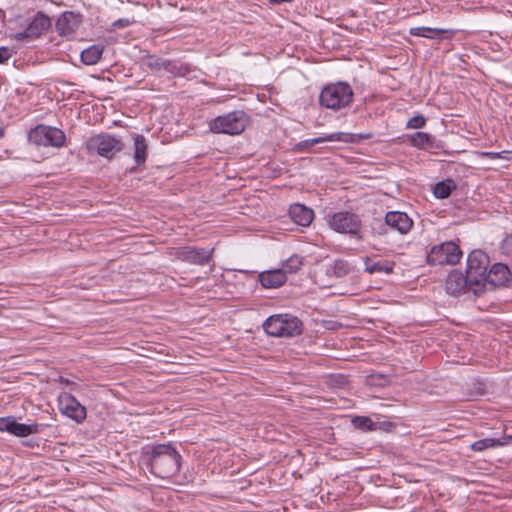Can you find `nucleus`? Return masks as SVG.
<instances>
[{
    "label": "nucleus",
    "instance_id": "23",
    "mask_svg": "<svg viewBox=\"0 0 512 512\" xmlns=\"http://www.w3.org/2000/svg\"><path fill=\"white\" fill-rule=\"evenodd\" d=\"M406 139L413 147L422 150H428L434 147L435 138L426 132H415L406 135Z\"/></svg>",
    "mask_w": 512,
    "mask_h": 512
},
{
    "label": "nucleus",
    "instance_id": "10",
    "mask_svg": "<svg viewBox=\"0 0 512 512\" xmlns=\"http://www.w3.org/2000/svg\"><path fill=\"white\" fill-rule=\"evenodd\" d=\"M329 226L338 233L357 235L359 234L362 222L360 217L348 211L334 213L329 221Z\"/></svg>",
    "mask_w": 512,
    "mask_h": 512
},
{
    "label": "nucleus",
    "instance_id": "8",
    "mask_svg": "<svg viewBox=\"0 0 512 512\" xmlns=\"http://www.w3.org/2000/svg\"><path fill=\"white\" fill-rule=\"evenodd\" d=\"M29 140L38 146L60 148L65 145L66 136L59 128L41 124L30 130Z\"/></svg>",
    "mask_w": 512,
    "mask_h": 512
},
{
    "label": "nucleus",
    "instance_id": "40",
    "mask_svg": "<svg viewBox=\"0 0 512 512\" xmlns=\"http://www.w3.org/2000/svg\"><path fill=\"white\" fill-rule=\"evenodd\" d=\"M4 129L2 127H0V139L4 137Z\"/></svg>",
    "mask_w": 512,
    "mask_h": 512
},
{
    "label": "nucleus",
    "instance_id": "9",
    "mask_svg": "<svg viewBox=\"0 0 512 512\" xmlns=\"http://www.w3.org/2000/svg\"><path fill=\"white\" fill-rule=\"evenodd\" d=\"M445 289L446 292L452 296L472 293L474 296L478 297L485 293L484 291H478V289L474 287L473 281L469 279L467 273L464 274L459 270H452L448 274Z\"/></svg>",
    "mask_w": 512,
    "mask_h": 512
},
{
    "label": "nucleus",
    "instance_id": "37",
    "mask_svg": "<svg viewBox=\"0 0 512 512\" xmlns=\"http://www.w3.org/2000/svg\"><path fill=\"white\" fill-rule=\"evenodd\" d=\"M11 419L12 417L0 418V432H8V426L10 425Z\"/></svg>",
    "mask_w": 512,
    "mask_h": 512
},
{
    "label": "nucleus",
    "instance_id": "32",
    "mask_svg": "<svg viewBox=\"0 0 512 512\" xmlns=\"http://www.w3.org/2000/svg\"><path fill=\"white\" fill-rule=\"evenodd\" d=\"M426 125V118L423 115H416L410 118L406 124L408 129H420Z\"/></svg>",
    "mask_w": 512,
    "mask_h": 512
},
{
    "label": "nucleus",
    "instance_id": "26",
    "mask_svg": "<svg viewBox=\"0 0 512 512\" xmlns=\"http://www.w3.org/2000/svg\"><path fill=\"white\" fill-rule=\"evenodd\" d=\"M134 160L137 165L145 163L147 158V143L143 135L137 134L134 137Z\"/></svg>",
    "mask_w": 512,
    "mask_h": 512
},
{
    "label": "nucleus",
    "instance_id": "36",
    "mask_svg": "<svg viewBox=\"0 0 512 512\" xmlns=\"http://www.w3.org/2000/svg\"><path fill=\"white\" fill-rule=\"evenodd\" d=\"M131 24V21L126 18H121L112 23V27L114 29H122L126 28Z\"/></svg>",
    "mask_w": 512,
    "mask_h": 512
},
{
    "label": "nucleus",
    "instance_id": "30",
    "mask_svg": "<svg viewBox=\"0 0 512 512\" xmlns=\"http://www.w3.org/2000/svg\"><path fill=\"white\" fill-rule=\"evenodd\" d=\"M302 264V258L294 254L282 263V267L279 268V270L284 271L286 276L287 273L297 272L301 268Z\"/></svg>",
    "mask_w": 512,
    "mask_h": 512
},
{
    "label": "nucleus",
    "instance_id": "25",
    "mask_svg": "<svg viewBox=\"0 0 512 512\" xmlns=\"http://www.w3.org/2000/svg\"><path fill=\"white\" fill-rule=\"evenodd\" d=\"M506 444H508V438L505 436L502 438H484L473 442L470 448L475 452H482L487 449L504 446Z\"/></svg>",
    "mask_w": 512,
    "mask_h": 512
},
{
    "label": "nucleus",
    "instance_id": "35",
    "mask_svg": "<svg viewBox=\"0 0 512 512\" xmlns=\"http://www.w3.org/2000/svg\"><path fill=\"white\" fill-rule=\"evenodd\" d=\"M12 56L11 50L7 47H0V64L7 62Z\"/></svg>",
    "mask_w": 512,
    "mask_h": 512
},
{
    "label": "nucleus",
    "instance_id": "14",
    "mask_svg": "<svg viewBox=\"0 0 512 512\" xmlns=\"http://www.w3.org/2000/svg\"><path fill=\"white\" fill-rule=\"evenodd\" d=\"M50 26V18L43 12L39 11L36 13L33 20L28 24L26 29L16 33L15 38L19 41L35 39L39 37Z\"/></svg>",
    "mask_w": 512,
    "mask_h": 512
},
{
    "label": "nucleus",
    "instance_id": "6",
    "mask_svg": "<svg viewBox=\"0 0 512 512\" xmlns=\"http://www.w3.org/2000/svg\"><path fill=\"white\" fill-rule=\"evenodd\" d=\"M489 263V256L482 250H473L468 255L466 273L478 291L485 292V275Z\"/></svg>",
    "mask_w": 512,
    "mask_h": 512
},
{
    "label": "nucleus",
    "instance_id": "16",
    "mask_svg": "<svg viewBox=\"0 0 512 512\" xmlns=\"http://www.w3.org/2000/svg\"><path fill=\"white\" fill-rule=\"evenodd\" d=\"M511 278L509 267L503 263H495L485 275V292L495 287L506 285Z\"/></svg>",
    "mask_w": 512,
    "mask_h": 512
},
{
    "label": "nucleus",
    "instance_id": "27",
    "mask_svg": "<svg viewBox=\"0 0 512 512\" xmlns=\"http://www.w3.org/2000/svg\"><path fill=\"white\" fill-rule=\"evenodd\" d=\"M456 189V184L452 179H446L438 182L433 190L434 196L438 199H445L450 196L453 190Z\"/></svg>",
    "mask_w": 512,
    "mask_h": 512
},
{
    "label": "nucleus",
    "instance_id": "2",
    "mask_svg": "<svg viewBox=\"0 0 512 512\" xmlns=\"http://www.w3.org/2000/svg\"><path fill=\"white\" fill-rule=\"evenodd\" d=\"M354 92L346 82L328 84L320 92L319 104L334 111L346 108L353 102Z\"/></svg>",
    "mask_w": 512,
    "mask_h": 512
},
{
    "label": "nucleus",
    "instance_id": "38",
    "mask_svg": "<svg viewBox=\"0 0 512 512\" xmlns=\"http://www.w3.org/2000/svg\"><path fill=\"white\" fill-rule=\"evenodd\" d=\"M504 153H505V151H503V152H483L482 155L489 159H497V158H504V156H503Z\"/></svg>",
    "mask_w": 512,
    "mask_h": 512
},
{
    "label": "nucleus",
    "instance_id": "19",
    "mask_svg": "<svg viewBox=\"0 0 512 512\" xmlns=\"http://www.w3.org/2000/svg\"><path fill=\"white\" fill-rule=\"evenodd\" d=\"M410 34L429 39H450L454 36V31L430 27H413L410 29Z\"/></svg>",
    "mask_w": 512,
    "mask_h": 512
},
{
    "label": "nucleus",
    "instance_id": "31",
    "mask_svg": "<svg viewBox=\"0 0 512 512\" xmlns=\"http://www.w3.org/2000/svg\"><path fill=\"white\" fill-rule=\"evenodd\" d=\"M352 423L355 428L362 431H374L377 429V424L367 416H356L352 419Z\"/></svg>",
    "mask_w": 512,
    "mask_h": 512
},
{
    "label": "nucleus",
    "instance_id": "13",
    "mask_svg": "<svg viewBox=\"0 0 512 512\" xmlns=\"http://www.w3.org/2000/svg\"><path fill=\"white\" fill-rule=\"evenodd\" d=\"M83 22V15L75 11H65L57 19L55 28L60 36H73Z\"/></svg>",
    "mask_w": 512,
    "mask_h": 512
},
{
    "label": "nucleus",
    "instance_id": "24",
    "mask_svg": "<svg viewBox=\"0 0 512 512\" xmlns=\"http://www.w3.org/2000/svg\"><path fill=\"white\" fill-rule=\"evenodd\" d=\"M104 51V46L94 44L81 52V61L85 65H95L99 62Z\"/></svg>",
    "mask_w": 512,
    "mask_h": 512
},
{
    "label": "nucleus",
    "instance_id": "11",
    "mask_svg": "<svg viewBox=\"0 0 512 512\" xmlns=\"http://www.w3.org/2000/svg\"><path fill=\"white\" fill-rule=\"evenodd\" d=\"M214 248L208 249L196 246H183L174 249L175 258L189 264L205 266L212 260Z\"/></svg>",
    "mask_w": 512,
    "mask_h": 512
},
{
    "label": "nucleus",
    "instance_id": "15",
    "mask_svg": "<svg viewBox=\"0 0 512 512\" xmlns=\"http://www.w3.org/2000/svg\"><path fill=\"white\" fill-rule=\"evenodd\" d=\"M373 137L372 133L366 134H351L344 132H336L332 134H328L322 137H317L313 139H308L302 142L304 146H314L316 144L324 143V142H345V143H358L361 140H368Z\"/></svg>",
    "mask_w": 512,
    "mask_h": 512
},
{
    "label": "nucleus",
    "instance_id": "18",
    "mask_svg": "<svg viewBox=\"0 0 512 512\" xmlns=\"http://www.w3.org/2000/svg\"><path fill=\"white\" fill-rule=\"evenodd\" d=\"M260 284L267 289H275L287 281L285 272L279 269L263 271L258 275Z\"/></svg>",
    "mask_w": 512,
    "mask_h": 512
},
{
    "label": "nucleus",
    "instance_id": "3",
    "mask_svg": "<svg viewBox=\"0 0 512 512\" xmlns=\"http://www.w3.org/2000/svg\"><path fill=\"white\" fill-rule=\"evenodd\" d=\"M263 328L270 336L289 338L302 333L303 323L294 315L276 314L265 320Z\"/></svg>",
    "mask_w": 512,
    "mask_h": 512
},
{
    "label": "nucleus",
    "instance_id": "17",
    "mask_svg": "<svg viewBox=\"0 0 512 512\" xmlns=\"http://www.w3.org/2000/svg\"><path fill=\"white\" fill-rule=\"evenodd\" d=\"M385 225L400 234H407L413 226V221L404 212L390 211L385 215Z\"/></svg>",
    "mask_w": 512,
    "mask_h": 512
},
{
    "label": "nucleus",
    "instance_id": "7",
    "mask_svg": "<svg viewBox=\"0 0 512 512\" xmlns=\"http://www.w3.org/2000/svg\"><path fill=\"white\" fill-rule=\"evenodd\" d=\"M462 257V251L458 244L447 241L431 248L427 254L429 265H455Z\"/></svg>",
    "mask_w": 512,
    "mask_h": 512
},
{
    "label": "nucleus",
    "instance_id": "4",
    "mask_svg": "<svg viewBox=\"0 0 512 512\" xmlns=\"http://www.w3.org/2000/svg\"><path fill=\"white\" fill-rule=\"evenodd\" d=\"M248 122L249 118L244 111L235 110L212 119L209 122V129L213 133L237 135L245 130Z\"/></svg>",
    "mask_w": 512,
    "mask_h": 512
},
{
    "label": "nucleus",
    "instance_id": "5",
    "mask_svg": "<svg viewBox=\"0 0 512 512\" xmlns=\"http://www.w3.org/2000/svg\"><path fill=\"white\" fill-rule=\"evenodd\" d=\"M124 148L123 142L114 135L101 133L90 137L86 142V149L91 154L112 159Z\"/></svg>",
    "mask_w": 512,
    "mask_h": 512
},
{
    "label": "nucleus",
    "instance_id": "12",
    "mask_svg": "<svg viewBox=\"0 0 512 512\" xmlns=\"http://www.w3.org/2000/svg\"><path fill=\"white\" fill-rule=\"evenodd\" d=\"M57 402L59 411L76 423H82L86 419V408L72 394L60 393Z\"/></svg>",
    "mask_w": 512,
    "mask_h": 512
},
{
    "label": "nucleus",
    "instance_id": "39",
    "mask_svg": "<svg viewBox=\"0 0 512 512\" xmlns=\"http://www.w3.org/2000/svg\"><path fill=\"white\" fill-rule=\"evenodd\" d=\"M294 0H269V2L273 5H279V4H282V3H291L293 2Z\"/></svg>",
    "mask_w": 512,
    "mask_h": 512
},
{
    "label": "nucleus",
    "instance_id": "34",
    "mask_svg": "<svg viewBox=\"0 0 512 512\" xmlns=\"http://www.w3.org/2000/svg\"><path fill=\"white\" fill-rule=\"evenodd\" d=\"M348 383V379L345 375L337 374L329 376V384L333 387L342 388Z\"/></svg>",
    "mask_w": 512,
    "mask_h": 512
},
{
    "label": "nucleus",
    "instance_id": "21",
    "mask_svg": "<svg viewBox=\"0 0 512 512\" xmlns=\"http://www.w3.org/2000/svg\"><path fill=\"white\" fill-rule=\"evenodd\" d=\"M8 432L17 437H27L32 434H37L40 432V425L37 423L32 424H24L18 423L14 417H12L10 421V425L8 426Z\"/></svg>",
    "mask_w": 512,
    "mask_h": 512
},
{
    "label": "nucleus",
    "instance_id": "1",
    "mask_svg": "<svg viewBox=\"0 0 512 512\" xmlns=\"http://www.w3.org/2000/svg\"><path fill=\"white\" fill-rule=\"evenodd\" d=\"M142 456L149 471L161 479H170L180 471L182 457L171 443L145 446Z\"/></svg>",
    "mask_w": 512,
    "mask_h": 512
},
{
    "label": "nucleus",
    "instance_id": "28",
    "mask_svg": "<svg viewBox=\"0 0 512 512\" xmlns=\"http://www.w3.org/2000/svg\"><path fill=\"white\" fill-rule=\"evenodd\" d=\"M352 271L351 265L347 260L336 259L333 265L328 269V274L337 278H343Z\"/></svg>",
    "mask_w": 512,
    "mask_h": 512
},
{
    "label": "nucleus",
    "instance_id": "29",
    "mask_svg": "<svg viewBox=\"0 0 512 512\" xmlns=\"http://www.w3.org/2000/svg\"><path fill=\"white\" fill-rule=\"evenodd\" d=\"M165 71L171 73L174 76H186L190 71V67L176 60H166Z\"/></svg>",
    "mask_w": 512,
    "mask_h": 512
},
{
    "label": "nucleus",
    "instance_id": "22",
    "mask_svg": "<svg viewBox=\"0 0 512 512\" xmlns=\"http://www.w3.org/2000/svg\"><path fill=\"white\" fill-rule=\"evenodd\" d=\"M365 271L369 274L374 273H393L395 263L389 260H373L370 257L364 258Z\"/></svg>",
    "mask_w": 512,
    "mask_h": 512
},
{
    "label": "nucleus",
    "instance_id": "33",
    "mask_svg": "<svg viewBox=\"0 0 512 512\" xmlns=\"http://www.w3.org/2000/svg\"><path fill=\"white\" fill-rule=\"evenodd\" d=\"M147 66L153 70H165L166 60H161L154 56H149L146 62Z\"/></svg>",
    "mask_w": 512,
    "mask_h": 512
},
{
    "label": "nucleus",
    "instance_id": "20",
    "mask_svg": "<svg viewBox=\"0 0 512 512\" xmlns=\"http://www.w3.org/2000/svg\"><path fill=\"white\" fill-rule=\"evenodd\" d=\"M290 218L300 226H308L313 220V210L302 204H294L289 209Z\"/></svg>",
    "mask_w": 512,
    "mask_h": 512
}]
</instances>
